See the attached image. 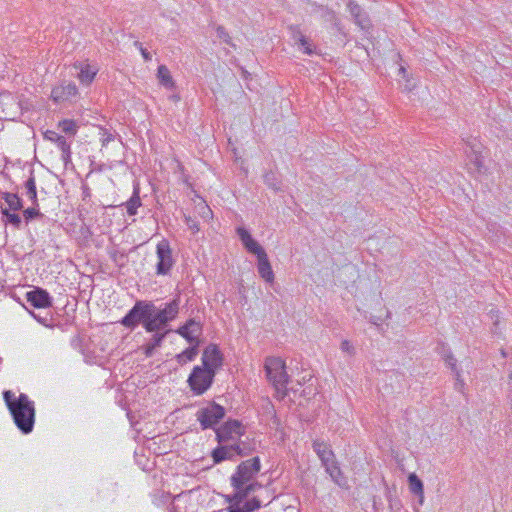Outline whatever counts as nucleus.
Instances as JSON below:
<instances>
[{"label": "nucleus", "mask_w": 512, "mask_h": 512, "mask_svg": "<svg viewBox=\"0 0 512 512\" xmlns=\"http://www.w3.org/2000/svg\"><path fill=\"white\" fill-rule=\"evenodd\" d=\"M121 323L127 328H134L137 324L141 323L148 332H155L154 344L148 347L146 354L151 355L152 349L155 348L160 342V311L147 302L138 301L128 314L122 319Z\"/></svg>", "instance_id": "obj_1"}, {"label": "nucleus", "mask_w": 512, "mask_h": 512, "mask_svg": "<svg viewBox=\"0 0 512 512\" xmlns=\"http://www.w3.org/2000/svg\"><path fill=\"white\" fill-rule=\"evenodd\" d=\"M202 335V325L200 322L195 321L193 319L188 320L183 326L179 327V329L173 333L162 334V340L165 342L168 341L172 336H180L187 340L190 344L189 347L184 349H172L167 351V356L171 355L175 358L176 362L182 366L187 364L188 362L193 361L198 354V346L201 342L200 338Z\"/></svg>", "instance_id": "obj_2"}, {"label": "nucleus", "mask_w": 512, "mask_h": 512, "mask_svg": "<svg viewBox=\"0 0 512 512\" xmlns=\"http://www.w3.org/2000/svg\"><path fill=\"white\" fill-rule=\"evenodd\" d=\"M3 399L18 429L24 434L30 433L35 422L34 402L26 394L16 396L10 390L3 392Z\"/></svg>", "instance_id": "obj_3"}, {"label": "nucleus", "mask_w": 512, "mask_h": 512, "mask_svg": "<svg viewBox=\"0 0 512 512\" xmlns=\"http://www.w3.org/2000/svg\"><path fill=\"white\" fill-rule=\"evenodd\" d=\"M260 470V460L258 457L243 461L237 467L231 477V484L236 490V497L245 498L251 491L260 487V484L252 482L253 477Z\"/></svg>", "instance_id": "obj_4"}, {"label": "nucleus", "mask_w": 512, "mask_h": 512, "mask_svg": "<svg viewBox=\"0 0 512 512\" xmlns=\"http://www.w3.org/2000/svg\"><path fill=\"white\" fill-rule=\"evenodd\" d=\"M264 368L269 382L277 393L284 396L289 382L285 361L280 357L270 356L265 359Z\"/></svg>", "instance_id": "obj_5"}, {"label": "nucleus", "mask_w": 512, "mask_h": 512, "mask_svg": "<svg viewBox=\"0 0 512 512\" xmlns=\"http://www.w3.org/2000/svg\"><path fill=\"white\" fill-rule=\"evenodd\" d=\"M313 449L325 466L327 473L339 485L342 484V473L335 460V455L327 443L323 441H314Z\"/></svg>", "instance_id": "obj_6"}, {"label": "nucleus", "mask_w": 512, "mask_h": 512, "mask_svg": "<svg viewBox=\"0 0 512 512\" xmlns=\"http://www.w3.org/2000/svg\"><path fill=\"white\" fill-rule=\"evenodd\" d=\"M215 373L202 366H195L188 379L187 383L194 395H203L211 386L215 378Z\"/></svg>", "instance_id": "obj_7"}, {"label": "nucleus", "mask_w": 512, "mask_h": 512, "mask_svg": "<svg viewBox=\"0 0 512 512\" xmlns=\"http://www.w3.org/2000/svg\"><path fill=\"white\" fill-rule=\"evenodd\" d=\"M245 434V427L238 420H228L216 429V439L219 443L240 444Z\"/></svg>", "instance_id": "obj_8"}, {"label": "nucleus", "mask_w": 512, "mask_h": 512, "mask_svg": "<svg viewBox=\"0 0 512 512\" xmlns=\"http://www.w3.org/2000/svg\"><path fill=\"white\" fill-rule=\"evenodd\" d=\"M225 416V409L223 406L214 402L199 408L196 413V418L203 429H208L216 425Z\"/></svg>", "instance_id": "obj_9"}, {"label": "nucleus", "mask_w": 512, "mask_h": 512, "mask_svg": "<svg viewBox=\"0 0 512 512\" xmlns=\"http://www.w3.org/2000/svg\"><path fill=\"white\" fill-rule=\"evenodd\" d=\"M21 104L10 92L0 93V118L14 120L21 114Z\"/></svg>", "instance_id": "obj_10"}, {"label": "nucleus", "mask_w": 512, "mask_h": 512, "mask_svg": "<svg viewBox=\"0 0 512 512\" xmlns=\"http://www.w3.org/2000/svg\"><path fill=\"white\" fill-rule=\"evenodd\" d=\"M223 354L216 344L207 345L201 356V365L205 369H209L211 372L215 373L222 367L223 365Z\"/></svg>", "instance_id": "obj_11"}, {"label": "nucleus", "mask_w": 512, "mask_h": 512, "mask_svg": "<svg viewBox=\"0 0 512 512\" xmlns=\"http://www.w3.org/2000/svg\"><path fill=\"white\" fill-rule=\"evenodd\" d=\"M73 68L78 71L76 77L84 86L91 85L99 71L97 64H92L87 60L76 61L73 64Z\"/></svg>", "instance_id": "obj_12"}, {"label": "nucleus", "mask_w": 512, "mask_h": 512, "mask_svg": "<svg viewBox=\"0 0 512 512\" xmlns=\"http://www.w3.org/2000/svg\"><path fill=\"white\" fill-rule=\"evenodd\" d=\"M78 88L73 82H63L55 86L51 91V98L56 103L70 101L77 97Z\"/></svg>", "instance_id": "obj_13"}, {"label": "nucleus", "mask_w": 512, "mask_h": 512, "mask_svg": "<svg viewBox=\"0 0 512 512\" xmlns=\"http://www.w3.org/2000/svg\"><path fill=\"white\" fill-rule=\"evenodd\" d=\"M219 444L220 445L216 447L211 453V457L214 463H220L224 460H231L235 456L242 455V449L240 447V444Z\"/></svg>", "instance_id": "obj_14"}, {"label": "nucleus", "mask_w": 512, "mask_h": 512, "mask_svg": "<svg viewBox=\"0 0 512 512\" xmlns=\"http://www.w3.org/2000/svg\"><path fill=\"white\" fill-rule=\"evenodd\" d=\"M186 209L191 211L192 216L198 217L204 222H211L213 219V212L211 208L208 206L206 201L198 195L194 196L191 205Z\"/></svg>", "instance_id": "obj_15"}, {"label": "nucleus", "mask_w": 512, "mask_h": 512, "mask_svg": "<svg viewBox=\"0 0 512 512\" xmlns=\"http://www.w3.org/2000/svg\"><path fill=\"white\" fill-rule=\"evenodd\" d=\"M26 300L35 308H48L52 306V298L42 288H35L26 293Z\"/></svg>", "instance_id": "obj_16"}, {"label": "nucleus", "mask_w": 512, "mask_h": 512, "mask_svg": "<svg viewBox=\"0 0 512 512\" xmlns=\"http://www.w3.org/2000/svg\"><path fill=\"white\" fill-rule=\"evenodd\" d=\"M237 233L244 245V247L247 249L249 253H252L257 256H261L262 254H265L266 252L264 249L259 245V243L252 238L250 233L244 229V228H238Z\"/></svg>", "instance_id": "obj_17"}, {"label": "nucleus", "mask_w": 512, "mask_h": 512, "mask_svg": "<svg viewBox=\"0 0 512 512\" xmlns=\"http://www.w3.org/2000/svg\"><path fill=\"white\" fill-rule=\"evenodd\" d=\"M258 272L260 276L269 283L274 281V273L270 265L267 254H262L258 258Z\"/></svg>", "instance_id": "obj_18"}, {"label": "nucleus", "mask_w": 512, "mask_h": 512, "mask_svg": "<svg viewBox=\"0 0 512 512\" xmlns=\"http://www.w3.org/2000/svg\"><path fill=\"white\" fill-rule=\"evenodd\" d=\"M161 79H162V88H165V89L169 90V92H170L167 97L169 99H171L173 102H178L180 98H179L178 94H176L174 91V83L172 81V78L169 75L168 70L163 66H162Z\"/></svg>", "instance_id": "obj_19"}, {"label": "nucleus", "mask_w": 512, "mask_h": 512, "mask_svg": "<svg viewBox=\"0 0 512 512\" xmlns=\"http://www.w3.org/2000/svg\"><path fill=\"white\" fill-rule=\"evenodd\" d=\"M180 298L177 296L170 303L162 309V323L168 320H172L176 317L179 311Z\"/></svg>", "instance_id": "obj_20"}, {"label": "nucleus", "mask_w": 512, "mask_h": 512, "mask_svg": "<svg viewBox=\"0 0 512 512\" xmlns=\"http://www.w3.org/2000/svg\"><path fill=\"white\" fill-rule=\"evenodd\" d=\"M408 482H409L410 491L413 494L418 495L420 497V503H422L423 499H424V490H423L422 481L417 477L416 474L411 473L408 476Z\"/></svg>", "instance_id": "obj_21"}, {"label": "nucleus", "mask_w": 512, "mask_h": 512, "mask_svg": "<svg viewBox=\"0 0 512 512\" xmlns=\"http://www.w3.org/2000/svg\"><path fill=\"white\" fill-rule=\"evenodd\" d=\"M2 197L5 200V202L7 203V205H8L7 209H9V211L16 212V211L22 209V207H23L22 200L18 197L17 194L5 192V193H3Z\"/></svg>", "instance_id": "obj_22"}, {"label": "nucleus", "mask_w": 512, "mask_h": 512, "mask_svg": "<svg viewBox=\"0 0 512 512\" xmlns=\"http://www.w3.org/2000/svg\"><path fill=\"white\" fill-rule=\"evenodd\" d=\"M174 264V260L171 255V250L168 245H164L162 242V275L170 271Z\"/></svg>", "instance_id": "obj_23"}, {"label": "nucleus", "mask_w": 512, "mask_h": 512, "mask_svg": "<svg viewBox=\"0 0 512 512\" xmlns=\"http://www.w3.org/2000/svg\"><path fill=\"white\" fill-rule=\"evenodd\" d=\"M467 168L471 172H479L483 166L482 158L477 152H472L468 155V161L466 162Z\"/></svg>", "instance_id": "obj_24"}, {"label": "nucleus", "mask_w": 512, "mask_h": 512, "mask_svg": "<svg viewBox=\"0 0 512 512\" xmlns=\"http://www.w3.org/2000/svg\"><path fill=\"white\" fill-rule=\"evenodd\" d=\"M25 190L26 196L32 201V204L37 206V190H36V182L33 176L29 177V179L25 182Z\"/></svg>", "instance_id": "obj_25"}, {"label": "nucleus", "mask_w": 512, "mask_h": 512, "mask_svg": "<svg viewBox=\"0 0 512 512\" xmlns=\"http://www.w3.org/2000/svg\"><path fill=\"white\" fill-rule=\"evenodd\" d=\"M1 212L3 216L5 217V222L13 225L15 228H20L21 225V218L18 214H16L14 211L10 212L7 208H1Z\"/></svg>", "instance_id": "obj_26"}, {"label": "nucleus", "mask_w": 512, "mask_h": 512, "mask_svg": "<svg viewBox=\"0 0 512 512\" xmlns=\"http://www.w3.org/2000/svg\"><path fill=\"white\" fill-rule=\"evenodd\" d=\"M185 223L188 226L189 230L193 234H197L200 231V226L198 221L196 220L198 217L192 216V213L189 209L185 210L184 213Z\"/></svg>", "instance_id": "obj_27"}, {"label": "nucleus", "mask_w": 512, "mask_h": 512, "mask_svg": "<svg viewBox=\"0 0 512 512\" xmlns=\"http://www.w3.org/2000/svg\"><path fill=\"white\" fill-rule=\"evenodd\" d=\"M58 148L62 152V159L64 162H68L70 160V144L67 142L65 137L61 136L60 139L56 142Z\"/></svg>", "instance_id": "obj_28"}, {"label": "nucleus", "mask_w": 512, "mask_h": 512, "mask_svg": "<svg viewBox=\"0 0 512 512\" xmlns=\"http://www.w3.org/2000/svg\"><path fill=\"white\" fill-rule=\"evenodd\" d=\"M59 128L67 134L74 135L77 132L76 123L70 119H65V120L59 122Z\"/></svg>", "instance_id": "obj_29"}, {"label": "nucleus", "mask_w": 512, "mask_h": 512, "mask_svg": "<svg viewBox=\"0 0 512 512\" xmlns=\"http://www.w3.org/2000/svg\"><path fill=\"white\" fill-rule=\"evenodd\" d=\"M141 205L140 198L138 196H133L131 199L125 203L127 213L132 216L136 214L137 208Z\"/></svg>", "instance_id": "obj_30"}, {"label": "nucleus", "mask_w": 512, "mask_h": 512, "mask_svg": "<svg viewBox=\"0 0 512 512\" xmlns=\"http://www.w3.org/2000/svg\"><path fill=\"white\" fill-rule=\"evenodd\" d=\"M241 506L242 509L245 510L244 512H253L254 510L260 508L261 504L257 499L253 498L246 502L241 500Z\"/></svg>", "instance_id": "obj_31"}, {"label": "nucleus", "mask_w": 512, "mask_h": 512, "mask_svg": "<svg viewBox=\"0 0 512 512\" xmlns=\"http://www.w3.org/2000/svg\"><path fill=\"white\" fill-rule=\"evenodd\" d=\"M244 498H237L236 497V493L234 494L233 496V503H231L228 508H227V512H244L245 510L242 509V506H241V500H243Z\"/></svg>", "instance_id": "obj_32"}, {"label": "nucleus", "mask_w": 512, "mask_h": 512, "mask_svg": "<svg viewBox=\"0 0 512 512\" xmlns=\"http://www.w3.org/2000/svg\"><path fill=\"white\" fill-rule=\"evenodd\" d=\"M23 215H24L25 220L28 222V221L34 219L35 217L40 216V212L34 206V207H30V208H27L26 210H24Z\"/></svg>", "instance_id": "obj_33"}, {"label": "nucleus", "mask_w": 512, "mask_h": 512, "mask_svg": "<svg viewBox=\"0 0 512 512\" xmlns=\"http://www.w3.org/2000/svg\"><path fill=\"white\" fill-rule=\"evenodd\" d=\"M299 45L303 48V52L311 55L313 53L312 45L309 43V41L304 37L300 36L298 39Z\"/></svg>", "instance_id": "obj_34"}, {"label": "nucleus", "mask_w": 512, "mask_h": 512, "mask_svg": "<svg viewBox=\"0 0 512 512\" xmlns=\"http://www.w3.org/2000/svg\"><path fill=\"white\" fill-rule=\"evenodd\" d=\"M61 135H59L57 132L52 130H47L44 133V138L51 141V142H57L60 139Z\"/></svg>", "instance_id": "obj_35"}, {"label": "nucleus", "mask_w": 512, "mask_h": 512, "mask_svg": "<svg viewBox=\"0 0 512 512\" xmlns=\"http://www.w3.org/2000/svg\"><path fill=\"white\" fill-rule=\"evenodd\" d=\"M135 45L139 47V50L145 61L151 60L152 56L150 52L146 48L142 47V44H140L139 42H135Z\"/></svg>", "instance_id": "obj_36"}, {"label": "nucleus", "mask_w": 512, "mask_h": 512, "mask_svg": "<svg viewBox=\"0 0 512 512\" xmlns=\"http://www.w3.org/2000/svg\"><path fill=\"white\" fill-rule=\"evenodd\" d=\"M112 140H113L112 134L108 133L107 131H104L103 138H102L103 145H106L108 142H110Z\"/></svg>", "instance_id": "obj_37"}, {"label": "nucleus", "mask_w": 512, "mask_h": 512, "mask_svg": "<svg viewBox=\"0 0 512 512\" xmlns=\"http://www.w3.org/2000/svg\"><path fill=\"white\" fill-rule=\"evenodd\" d=\"M398 71H399V75H400L403 79H405L407 82H409L406 69H405L404 67H400Z\"/></svg>", "instance_id": "obj_38"}, {"label": "nucleus", "mask_w": 512, "mask_h": 512, "mask_svg": "<svg viewBox=\"0 0 512 512\" xmlns=\"http://www.w3.org/2000/svg\"><path fill=\"white\" fill-rule=\"evenodd\" d=\"M350 10L353 14H355L356 18H358V11L360 10L358 5H351Z\"/></svg>", "instance_id": "obj_39"}, {"label": "nucleus", "mask_w": 512, "mask_h": 512, "mask_svg": "<svg viewBox=\"0 0 512 512\" xmlns=\"http://www.w3.org/2000/svg\"><path fill=\"white\" fill-rule=\"evenodd\" d=\"M341 346H342V349L344 351H348L349 352L350 349H351V345H350V343L348 341H343Z\"/></svg>", "instance_id": "obj_40"}, {"label": "nucleus", "mask_w": 512, "mask_h": 512, "mask_svg": "<svg viewBox=\"0 0 512 512\" xmlns=\"http://www.w3.org/2000/svg\"><path fill=\"white\" fill-rule=\"evenodd\" d=\"M156 254L160 258V243L156 245Z\"/></svg>", "instance_id": "obj_41"}, {"label": "nucleus", "mask_w": 512, "mask_h": 512, "mask_svg": "<svg viewBox=\"0 0 512 512\" xmlns=\"http://www.w3.org/2000/svg\"><path fill=\"white\" fill-rule=\"evenodd\" d=\"M156 272L160 274V261L156 264Z\"/></svg>", "instance_id": "obj_42"}, {"label": "nucleus", "mask_w": 512, "mask_h": 512, "mask_svg": "<svg viewBox=\"0 0 512 512\" xmlns=\"http://www.w3.org/2000/svg\"><path fill=\"white\" fill-rule=\"evenodd\" d=\"M156 76H157L158 78H160V67H158V68H157Z\"/></svg>", "instance_id": "obj_43"}, {"label": "nucleus", "mask_w": 512, "mask_h": 512, "mask_svg": "<svg viewBox=\"0 0 512 512\" xmlns=\"http://www.w3.org/2000/svg\"><path fill=\"white\" fill-rule=\"evenodd\" d=\"M145 470H151V467H144Z\"/></svg>", "instance_id": "obj_44"}]
</instances>
